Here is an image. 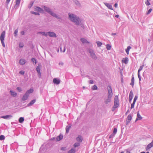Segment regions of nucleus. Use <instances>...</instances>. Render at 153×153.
I'll return each instance as SVG.
<instances>
[{"mask_svg": "<svg viewBox=\"0 0 153 153\" xmlns=\"http://www.w3.org/2000/svg\"><path fill=\"white\" fill-rule=\"evenodd\" d=\"M117 131V128H114V131H113V136H114V135L116 133Z\"/></svg>", "mask_w": 153, "mask_h": 153, "instance_id": "43", "label": "nucleus"}, {"mask_svg": "<svg viewBox=\"0 0 153 153\" xmlns=\"http://www.w3.org/2000/svg\"><path fill=\"white\" fill-rule=\"evenodd\" d=\"M143 66H144V65H143L140 67L139 69L138 70V72L140 73V72L143 69Z\"/></svg>", "mask_w": 153, "mask_h": 153, "instance_id": "49", "label": "nucleus"}, {"mask_svg": "<svg viewBox=\"0 0 153 153\" xmlns=\"http://www.w3.org/2000/svg\"><path fill=\"white\" fill-rule=\"evenodd\" d=\"M135 102H133L131 104V109H132V108H134V104H135Z\"/></svg>", "mask_w": 153, "mask_h": 153, "instance_id": "48", "label": "nucleus"}, {"mask_svg": "<svg viewBox=\"0 0 153 153\" xmlns=\"http://www.w3.org/2000/svg\"><path fill=\"white\" fill-rule=\"evenodd\" d=\"M64 63L62 62H60L59 63V65L63 66V65Z\"/></svg>", "mask_w": 153, "mask_h": 153, "instance_id": "56", "label": "nucleus"}, {"mask_svg": "<svg viewBox=\"0 0 153 153\" xmlns=\"http://www.w3.org/2000/svg\"><path fill=\"white\" fill-rule=\"evenodd\" d=\"M76 140L78 142H81L82 141V137L80 135H79L76 138Z\"/></svg>", "mask_w": 153, "mask_h": 153, "instance_id": "27", "label": "nucleus"}, {"mask_svg": "<svg viewBox=\"0 0 153 153\" xmlns=\"http://www.w3.org/2000/svg\"><path fill=\"white\" fill-rule=\"evenodd\" d=\"M24 73H25V72L23 71H21L19 72V74H20L22 75L24 74Z\"/></svg>", "mask_w": 153, "mask_h": 153, "instance_id": "57", "label": "nucleus"}, {"mask_svg": "<svg viewBox=\"0 0 153 153\" xmlns=\"http://www.w3.org/2000/svg\"><path fill=\"white\" fill-rule=\"evenodd\" d=\"M92 89L94 90H97V87L96 85H94L92 87Z\"/></svg>", "mask_w": 153, "mask_h": 153, "instance_id": "50", "label": "nucleus"}, {"mask_svg": "<svg viewBox=\"0 0 153 153\" xmlns=\"http://www.w3.org/2000/svg\"><path fill=\"white\" fill-rule=\"evenodd\" d=\"M74 2L76 4L78 7H80L81 6V4L77 0H74Z\"/></svg>", "mask_w": 153, "mask_h": 153, "instance_id": "30", "label": "nucleus"}, {"mask_svg": "<svg viewBox=\"0 0 153 153\" xmlns=\"http://www.w3.org/2000/svg\"><path fill=\"white\" fill-rule=\"evenodd\" d=\"M37 34H42V35L44 36H48V33H45V32H37Z\"/></svg>", "mask_w": 153, "mask_h": 153, "instance_id": "25", "label": "nucleus"}, {"mask_svg": "<svg viewBox=\"0 0 153 153\" xmlns=\"http://www.w3.org/2000/svg\"><path fill=\"white\" fill-rule=\"evenodd\" d=\"M63 136L62 134H60L59 136L56 138V141H58L61 140L63 138Z\"/></svg>", "mask_w": 153, "mask_h": 153, "instance_id": "15", "label": "nucleus"}, {"mask_svg": "<svg viewBox=\"0 0 153 153\" xmlns=\"http://www.w3.org/2000/svg\"><path fill=\"white\" fill-rule=\"evenodd\" d=\"M5 34V31H3L1 33L0 35V39L1 44L4 47H5V45L4 42Z\"/></svg>", "mask_w": 153, "mask_h": 153, "instance_id": "3", "label": "nucleus"}, {"mask_svg": "<svg viewBox=\"0 0 153 153\" xmlns=\"http://www.w3.org/2000/svg\"><path fill=\"white\" fill-rule=\"evenodd\" d=\"M29 96L27 94L25 93L23 97L22 100L23 101L26 100L28 98Z\"/></svg>", "mask_w": 153, "mask_h": 153, "instance_id": "18", "label": "nucleus"}, {"mask_svg": "<svg viewBox=\"0 0 153 153\" xmlns=\"http://www.w3.org/2000/svg\"><path fill=\"white\" fill-rule=\"evenodd\" d=\"M117 6H118V4H117V3H115V4L114 5V7H117Z\"/></svg>", "mask_w": 153, "mask_h": 153, "instance_id": "62", "label": "nucleus"}, {"mask_svg": "<svg viewBox=\"0 0 153 153\" xmlns=\"http://www.w3.org/2000/svg\"><path fill=\"white\" fill-rule=\"evenodd\" d=\"M75 152V149H74L72 148L70 150L68 151V153H74Z\"/></svg>", "mask_w": 153, "mask_h": 153, "instance_id": "34", "label": "nucleus"}, {"mask_svg": "<svg viewBox=\"0 0 153 153\" xmlns=\"http://www.w3.org/2000/svg\"><path fill=\"white\" fill-rule=\"evenodd\" d=\"M33 91V88H31L29 90L27 91L26 93L28 94L29 96V94L31 93H32Z\"/></svg>", "mask_w": 153, "mask_h": 153, "instance_id": "24", "label": "nucleus"}, {"mask_svg": "<svg viewBox=\"0 0 153 153\" xmlns=\"http://www.w3.org/2000/svg\"><path fill=\"white\" fill-rule=\"evenodd\" d=\"M89 82L90 84H92L93 83V80H90Z\"/></svg>", "mask_w": 153, "mask_h": 153, "instance_id": "60", "label": "nucleus"}, {"mask_svg": "<svg viewBox=\"0 0 153 153\" xmlns=\"http://www.w3.org/2000/svg\"><path fill=\"white\" fill-rule=\"evenodd\" d=\"M43 8L45 11L52 15L53 17H55L59 19H62V18L61 17L53 12L49 7L44 6H43Z\"/></svg>", "mask_w": 153, "mask_h": 153, "instance_id": "2", "label": "nucleus"}, {"mask_svg": "<svg viewBox=\"0 0 153 153\" xmlns=\"http://www.w3.org/2000/svg\"><path fill=\"white\" fill-rule=\"evenodd\" d=\"M60 49L61 52H64L65 51V46L64 47L63 50H62V48L61 47V46H60Z\"/></svg>", "mask_w": 153, "mask_h": 153, "instance_id": "37", "label": "nucleus"}, {"mask_svg": "<svg viewBox=\"0 0 153 153\" xmlns=\"http://www.w3.org/2000/svg\"><path fill=\"white\" fill-rule=\"evenodd\" d=\"M36 70L37 71L38 73L39 74V76L40 77L41 76V72H40V68L38 66L36 68Z\"/></svg>", "mask_w": 153, "mask_h": 153, "instance_id": "17", "label": "nucleus"}, {"mask_svg": "<svg viewBox=\"0 0 153 153\" xmlns=\"http://www.w3.org/2000/svg\"><path fill=\"white\" fill-rule=\"evenodd\" d=\"M31 61L33 62V63H35V64H36L37 62L36 61V60L34 58H32V59H31Z\"/></svg>", "mask_w": 153, "mask_h": 153, "instance_id": "45", "label": "nucleus"}, {"mask_svg": "<svg viewBox=\"0 0 153 153\" xmlns=\"http://www.w3.org/2000/svg\"><path fill=\"white\" fill-rule=\"evenodd\" d=\"M137 98H138V97L137 96H136V95L135 97H134V100H133V102H136V101L137 100Z\"/></svg>", "mask_w": 153, "mask_h": 153, "instance_id": "51", "label": "nucleus"}, {"mask_svg": "<svg viewBox=\"0 0 153 153\" xmlns=\"http://www.w3.org/2000/svg\"><path fill=\"white\" fill-rule=\"evenodd\" d=\"M140 153H149V152H147L146 153L145 152H141Z\"/></svg>", "mask_w": 153, "mask_h": 153, "instance_id": "64", "label": "nucleus"}, {"mask_svg": "<svg viewBox=\"0 0 153 153\" xmlns=\"http://www.w3.org/2000/svg\"><path fill=\"white\" fill-rule=\"evenodd\" d=\"M89 53H90L91 56L93 59H97V57L94 52V51L91 49L89 50Z\"/></svg>", "mask_w": 153, "mask_h": 153, "instance_id": "4", "label": "nucleus"}, {"mask_svg": "<svg viewBox=\"0 0 153 153\" xmlns=\"http://www.w3.org/2000/svg\"><path fill=\"white\" fill-rule=\"evenodd\" d=\"M12 117V116L11 115H7L6 116H2L1 117V118L5 119H11Z\"/></svg>", "mask_w": 153, "mask_h": 153, "instance_id": "13", "label": "nucleus"}, {"mask_svg": "<svg viewBox=\"0 0 153 153\" xmlns=\"http://www.w3.org/2000/svg\"><path fill=\"white\" fill-rule=\"evenodd\" d=\"M21 0H16V4H15L14 8L16 9H17L19 5Z\"/></svg>", "mask_w": 153, "mask_h": 153, "instance_id": "9", "label": "nucleus"}, {"mask_svg": "<svg viewBox=\"0 0 153 153\" xmlns=\"http://www.w3.org/2000/svg\"><path fill=\"white\" fill-rule=\"evenodd\" d=\"M24 119L23 117H21L19 118V121L20 123H22L24 121Z\"/></svg>", "mask_w": 153, "mask_h": 153, "instance_id": "36", "label": "nucleus"}, {"mask_svg": "<svg viewBox=\"0 0 153 153\" xmlns=\"http://www.w3.org/2000/svg\"><path fill=\"white\" fill-rule=\"evenodd\" d=\"M56 138H55V137L52 138L50 139V140H55L56 141Z\"/></svg>", "mask_w": 153, "mask_h": 153, "instance_id": "58", "label": "nucleus"}, {"mask_svg": "<svg viewBox=\"0 0 153 153\" xmlns=\"http://www.w3.org/2000/svg\"><path fill=\"white\" fill-rule=\"evenodd\" d=\"M108 96L111 97H112V90L111 87L110 86H108Z\"/></svg>", "mask_w": 153, "mask_h": 153, "instance_id": "5", "label": "nucleus"}, {"mask_svg": "<svg viewBox=\"0 0 153 153\" xmlns=\"http://www.w3.org/2000/svg\"><path fill=\"white\" fill-rule=\"evenodd\" d=\"M10 93L11 95L13 97H15L17 95V93L15 91H13L12 90H11L10 91Z\"/></svg>", "mask_w": 153, "mask_h": 153, "instance_id": "19", "label": "nucleus"}, {"mask_svg": "<svg viewBox=\"0 0 153 153\" xmlns=\"http://www.w3.org/2000/svg\"><path fill=\"white\" fill-rule=\"evenodd\" d=\"M133 96V92L132 91H131L130 93L129 97V102H131V101L132 99Z\"/></svg>", "mask_w": 153, "mask_h": 153, "instance_id": "10", "label": "nucleus"}, {"mask_svg": "<svg viewBox=\"0 0 153 153\" xmlns=\"http://www.w3.org/2000/svg\"><path fill=\"white\" fill-rule=\"evenodd\" d=\"M36 101V100L34 99L31 101L30 103L27 104L28 106H30L33 105Z\"/></svg>", "mask_w": 153, "mask_h": 153, "instance_id": "26", "label": "nucleus"}, {"mask_svg": "<svg viewBox=\"0 0 153 153\" xmlns=\"http://www.w3.org/2000/svg\"><path fill=\"white\" fill-rule=\"evenodd\" d=\"M53 81L54 84L57 85H58L60 83V80L57 78H54Z\"/></svg>", "mask_w": 153, "mask_h": 153, "instance_id": "11", "label": "nucleus"}, {"mask_svg": "<svg viewBox=\"0 0 153 153\" xmlns=\"http://www.w3.org/2000/svg\"><path fill=\"white\" fill-rule=\"evenodd\" d=\"M20 33L21 35H24L25 34V32L24 31H21Z\"/></svg>", "mask_w": 153, "mask_h": 153, "instance_id": "59", "label": "nucleus"}, {"mask_svg": "<svg viewBox=\"0 0 153 153\" xmlns=\"http://www.w3.org/2000/svg\"><path fill=\"white\" fill-rule=\"evenodd\" d=\"M114 136H113V134H111L110 136H109V138H111L112 137H114Z\"/></svg>", "mask_w": 153, "mask_h": 153, "instance_id": "61", "label": "nucleus"}, {"mask_svg": "<svg viewBox=\"0 0 153 153\" xmlns=\"http://www.w3.org/2000/svg\"><path fill=\"white\" fill-rule=\"evenodd\" d=\"M80 143H76L74 144V147L75 148L79 146H80Z\"/></svg>", "mask_w": 153, "mask_h": 153, "instance_id": "41", "label": "nucleus"}, {"mask_svg": "<svg viewBox=\"0 0 153 153\" xmlns=\"http://www.w3.org/2000/svg\"><path fill=\"white\" fill-rule=\"evenodd\" d=\"M128 58L127 57L123 58L122 60V62L127 64L128 62Z\"/></svg>", "mask_w": 153, "mask_h": 153, "instance_id": "22", "label": "nucleus"}, {"mask_svg": "<svg viewBox=\"0 0 153 153\" xmlns=\"http://www.w3.org/2000/svg\"><path fill=\"white\" fill-rule=\"evenodd\" d=\"M18 33V29H16L14 32V35L15 37H16L17 35V33Z\"/></svg>", "mask_w": 153, "mask_h": 153, "instance_id": "39", "label": "nucleus"}, {"mask_svg": "<svg viewBox=\"0 0 153 153\" xmlns=\"http://www.w3.org/2000/svg\"><path fill=\"white\" fill-rule=\"evenodd\" d=\"M114 102H119L118 98L117 96H116L114 98Z\"/></svg>", "mask_w": 153, "mask_h": 153, "instance_id": "35", "label": "nucleus"}, {"mask_svg": "<svg viewBox=\"0 0 153 153\" xmlns=\"http://www.w3.org/2000/svg\"><path fill=\"white\" fill-rule=\"evenodd\" d=\"M34 10L36 11L43 13L44 12L43 10L40 7L37 6H35L34 7Z\"/></svg>", "mask_w": 153, "mask_h": 153, "instance_id": "6", "label": "nucleus"}, {"mask_svg": "<svg viewBox=\"0 0 153 153\" xmlns=\"http://www.w3.org/2000/svg\"><path fill=\"white\" fill-rule=\"evenodd\" d=\"M47 33H48V35L49 36L51 37H56V34L53 32H49Z\"/></svg>", "mask_w": 153, "mask_h": 153, "instance_id": "7", "label": "nucleus"}, {"mask_svg": "<svg viewBox=\"0 0 153 153\" xmlns=\"http://www.w3.org/2000/svg\"><path fill=\"white\" fill-rule=\"evenodd\" d=\"M142 119V117L139 114V111H138L137 114V117L135 120V121L138 120H141Z\"/></svg>", "mask_w": 153, "mask_h": 153, "instance_id": "16", "label": "nucleus"}, {"mask_svg": "<svg viewBox=\"0 0 153 153\" xmlns=\"http://www.w3.org/2000/svg\"><path fill=\"white\" fill-rule=\"evenodd\" d=\"M119 102H114V105L113 106V108H116L119 106Z\"/></svg>", "mask_w": 153, "mask_h": 153, "instance_id": "29", "label": "nucleus"}, {"mask_svg": "<svg viewBox=\"0 0 153 153\" xmlns=\"http://www.w3.org/2000/svg\"><path fill=\"white\" fill-rule=\"evenodd\" d=\"M104 4L108 9L111 10H113L112 5L106 2H104Z\"/></svg>", "mask_w": 153, "mask_h": 153, "instance_id": "12", "label": "nucleus"}, {"mask_svg": "<svg viewBox=\"0 0 153 153\" xmlns=\"http://www.w3.org/2000/svg\"><path fill=\"white\" fill-rule=\"evenodd\" d=\"M132 119V117L131 114H129L127 117L126 122V125H128Z\"/></svg>", "mask_w": 153, "mask_h": 153, "instance_id": "8", "label": "nucleus"}, {"mask_svg": "<svg viewBox=\"0 0 153 153\" xmlns=\"http://www.w3.org/2000/svg\"><path fill=\"white\" fill-rule=\"evenodd\" d=\"M5 139V137L3 135L0 136V140H3Z\"/></svg>", "mask_w": 153, "mask_h": 153, "instance_id": "46", "label": "nucleus"}, {"mask_svg": "<svg viewBox=\"0 0 153 153\" xmlns=\"http://www.w3.org/2000/svg\"><path fill=\"white\" fill-rule=\"evenodd\" d=\"M106 48L107 50H109L111 49V46L109 44H107L106 45Z\"/></svg>", "mask_w": 153, "mask_h": 153, "instance_id": "42", "label": "nucleus"}, {"mask_svg": "<svg viewBox=\"0 0 153 153\" xmlns=\"http://www.w3.org/2000/svg\"><path fill=\"white\" fill-rule=\"evenodd\" d=\"M24 46V45L23 43H20L19 44V47L20 48H23Z\"/></svg>", "mask_w": 153, "mask_h": 153, "instance_id": "53", "label": "nucleus"}, {"mask_svg": "<svg viewBox=\"0 0 153 153\" xmlns=\"http://www.w3.org/2000/svg\"><path fill=\"white\" fill-rule=\"evenodd\" d=\"M134 76H132L131 79V82L130 83V85L132 86H134Z\"/></svg>", "mask_w": 153, "mask_h": 153, "instance_id": "32", "label": "nucleus"}, {"mask_svg": "<svg viewBox=\"0 0 153 153\" xmlns=\"http://www.w3.org/2000/svg\"><path fill=\"white\" fill-rule=\"evenodd\" d=\"M68 19L76 25H79L83 24V20L76 15L71 13H68Z\"/></svg>", "mask_w": 153, "mask_h": 153, "instance_id": "1", "label": "nucleus"}, {"mask_svg": "<svg viewBox=\"0 0 153 153\" xmlns=\"http://www.w3.org/2000/svg\"><path fill=\"white\" fill-rule=\"evenodd\" d=\"M131 48V47L130 46H128L127 47V49L126 50V52L127 54H129V51Z\"/></svg>", "mask_w": 153, "mask_h": 153, "instance_id": "33", "label": "nucleus"}, {"mask_svg": "<svg viewBox=\"0 0 153 153\" xmlns=\"http://www.w3.org/2000/svg\"><path fill=\"white\" fill-rule=\"evenodd\" d=\"M71 127V126H66V133H68V132Z\"/></svg>", "mask_w": 153, "mask_h": 153, "instance_id": "31", "label": "nucleus"}, {"mask_svg": "<svg viewBox=\"0 0 153 153\" xmlns=\"http://www.w3.org/2000/svg\"><path fill=\"white\" fill-rule=\"evenodd\" d=\"M26 62V61L24 59H21L19 60V63L21 65H23Z\"/></svg>", "mask_w": 153, "mask_h": 153, "instance_id": "20", "label": "nucleus"}, {"mask_svg": "<svg viewBox=\"0 0 153 153\" xmlns=\"http://www.w3.org/2000/svg\"><path fill=\"white\" fill-rule=\"evenodd\" d=\"M111 97H107V98L105 99V103L106 104H108L109 102H110L111 101Z\"/></svg>", "mask_w": 153, "mask_h": 153, "instance_id": "14", "label": "nucleus"}, {"mask_svg": "<svg viewBox=\"0 0 153 153\" xmlns=\"http://www.w3.org/2000/svg\"><path fill=\"white\" fill-rule=\"evenodd\" d=\"M33 91V88H31L29 90L27 91L26 93L28 94L29 96V94L31 93H32Z\"/></svg>", "mask_w": 153, "mask_h": 153, "instance_id": "23", "label": "nucleus"}, {"mask_svg": "<svg viewBox=\"0 0 153 153\" xmlns=\"http://www.w3.org/2000/svg\"><path fill=\"white\" fill-rule=\"evenodd\" d=\"M10 0H6V2L7 4H8L9 2H10Z\"/></svg>", "mask_w": 153, "mask_h": 153, "instance_id": "63", "label": "nucleus"}, {"mask_svg": "<svg viewBox=\"0 0 153 153\" xmlns=\"http://www.w3.org/2000/svg\"><path fill=\"white\" fill-rule=\"evenodd\" d=\"M80 40L83 44L87 43L88 42L86 39L83 38H81Z\"/></svg>", "mask_w": 153, "mask_h": 153, "instance_id": "28", "label": "nucleus"}, {"mask_svg": "<svg viewBox=\"0 0 153 153\" xmlns=\"http://www.w3.org/2000/svg\"><path fill=\"white\" fill-rule=\"evenodd\" d=\"M138 76L139 79V81H140L141 80V76L140 75V73L138 72Z\"/></svg>", "mask_w": 153, "mask_h": 153, "instance_id": "55", "label": "nucleus"}, {"mask_svg": "<svg viewBox=\"0 0 153 153\" xmlns=\"http://www.w3.org/2000/svg\"><path fill=\"white\" fill-rule=\"evenodd\" d=\"M153 146V145L151 143L149 144L146 148V150H148Z\"/></svg>", "mask_w": 153, "mask_h": 153, "instance_id": "21", "label": "nucleus"}, {"mask_svg": "<svg viewBox=\"0 0 153 153\" xmlns=\"http://www.w3.org/2000/svg\"><path fill=\"white\" fill-rule=\"evenodd\" d=\"M31 13L32 14H34L36 15H40L39 13L36 12H34V11H31Z\"/></svg>", "mask_w": 153, "mask_h": 153, "instance_id": "44", "label": "nucleus"}, {"mask_svg": "<svg viewBox=\"0 0 153 153\" xmlns=\"http://www.w3.org/2000/svg\"><path fill=\"white\" fill-rule=\"evenodd\" d=\"M17 89L19 92L21 91H22V90L21 88L20 87H17L16 88Z\"/></svg>", "mask_w": 153, "mask_h": 153, "instance_id": "54", "label": "nucleus"}, {"mask_svg": "<svg viewBox=\"0 0 153 153\" xmlns=\"http://www.w3.org/2000/svg\"><path fill=\"white\" fill-rule=\"evenodd\" d=\"M152 8H150L149 10L146 13V15H149V14L151 12H152Z\"/></svg>", "mask_w": 153, "mask_h": 153, "instance_id": "47", "label": "nucleus"}, {"mask_svg": "<svg viewBox=\"0 0 153 153\" xmlns=\"http://www.w3.org/2000/svg\"><path fill=\"white\" fill-rule=\"evenodd\" d=\"M33 3L32 2L31 3L28 5V7L29 8H30L33 5Z\"/></svg>", "mask_w": 153, "mask_h": 153, "instance_id": "52", "label": "nucleus"}, {"mask_svg": "<svg viewBox=\"0 0 153 153\" xmlns=\"http://www.w3.org/2000/svg\"><path fill=\"white\" fill-rule=\"evenodd\" d=\"M96 43L97 44V46L98 47H100L102 44V43L101 42H100L99 41H97L96 42Z\"/></svg>", "mask_w": 153, "mask_h": 153, "instance_id": "40", "label": "nucleus"}, {"mask_svg": "<svg viewBox=\"0 0 153 153\" xmlns=\"http://www.w3.org/2000/svg\"><path fill=\"white\" fill-rule=\"evenodd\" d=\"M151 1L149 0H147L145 2V4L147 5V6H149L151 4L150 3V1Z\"/></svg>", "mask_w": 153, "mask_h": 153, "instance_id": "38", "label": "nucleus"}]
</instances>
